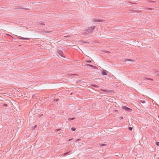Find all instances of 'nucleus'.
I'll use <instances>...</instances> for the list:
<instances>
[{
  "label": "nucleus",
  "instance_id": "f257e3e1",
  "mask_svg": "<svg viewBox=\"0 0 159 159\" xmlns=\"http://www.w3.org/2000/svg\"><path fill=\"white\" fill-rule=\"evenodd\" d=\"M95 26H89L88 28V29L87 30H85V31L86 30L87 32L91 33L93 32V30L95 29Z\"/></svg>",
  "mask_w": 159,
  "mask_h": 159
},
{
  "label": "nucleus",
  "instance_id": "f03ea898",
  "mask_svg": "<svg viewBox=\"0 0 159 159\" xmlns=\"http://www.w3.org/2000/svg\"><path fill=\"white\" fill-rule=\"evenodd\" d=\"M122 108L123 109L126 111H127L130 112L132 111V109H130V108H129L126 106H123L122 107Z\"/></svg>",
  "mask_w": 159,
  "mask_h": 159
},
{
  "label": "nucleus",
  "instance_id": "7ed1b4c3",
  "mask_svg": "<svg viewBox=\"0 0 159 159\" xmlns=\"http://www.w3.org/2000/svg\"><path fill=\"white\" fill-rule=\"evenodd\" d=\"M63 48L61 47H59L57 50V52L63 54V52L61 51V50H63V49H62Z\"/></svg>",
  "mask_w": 159,
  "mask_h": 159
},
{
  "label": "nucleus",
  "instance_id": "20e7f679",
  "mask_svg": "<svg viewBox=\"0 0 159 159\" xmlns=\"http://www.w3.org/2000/svg\"><path fill=\"white\" fill-rule=\"evenodd\" d=\"M104 21V20H100V19H93V22H102Z\"/></svg>",
  "mask_w": 159,
  "mask_h": 159
},
{
  "label": "nucleus",
  "instance_id": "39448f33",
  "mask_svg": "<svg viewBox=\"0 0 159 159\" xmlns=\"http://www.w3.org/2000/svg\"><path fill=\"white\" fill-rule=\"evenodd\" d=\"M19 39H20L21 40H29L30 39L29 38H24L21 37H19L18 38Z\"/></svg>",
  "mask_w": 159,
  "mask_h": 159
},
{
  "label": "nucleus",
  "instance_id": "423d86ee",
  "mask_svg": "<svg viewBox=\"0 0 159 159\" xmlns=\"http://www.w3.org/2000/svg\"><path fill=\"white\" fill-rule=\"evenodd\" d=\"M62 54H63L61 53L57 52V55L59 57L60 56L61 57H63L65 58V56H63Z\"/></svg>",
  "mask_w": 159,
  "mask_h": 159
},
{
  "label": "nucleus",
  "instance_id": "0eeeda50",
  "mask_svg": "<svg viewBox=\"0 0 159 159\" xmlns=\"http://www.w3.org/2000/svg\"><path fill=\"white\" fill-rule=\"evenodd\" d=\"M102 74L103 75H107L106 70H103L102 71Z\"/></svg>",
  "mask_w": 159,
  "mask_h": 159
},
{
  "label": "nucleus",
  "instance_id": "6e6552de",
  "mask_svg": "<svg viewBox=\"0 0 159 159\" xmlns=\"http://www.w3.org/2000/svg\"><path fill=\"white\" fill-rule=\"evenodd\" d=\"M135 61V60H131V59H126L125 60V61Z\"/></svg>",
  "mask_w": 159,
  "mask_h": 159
},
{
  "label": "nucleus",
  "instance_id": "1a4fd4ad",
  "mask_svg": "<svg viewBox=\"0 0 159 159\" xmlns=\"http://www.w3.org/2000/svg\"><path fill=\"white\" fill-rule=\"evenodd\" d=\"M107 145V144H104V143H100V147H103V146H106Z\"/></svg>",
  "mask_w": 159,
  "mask_h": 159
},
{
  "label": "nucleus",
  "instance_id": "9d476101",
  "mask_svg": "<svg viewBox=\"0 0 159 159\" xmlns=\"http://www.w3.org/2000/svg\"><path fill=\"white\" fill-rule=\"evenodd\" d=\"M100 90H101V91H103V92H109V90H106V89H100Z\"/></svg>",
  "mask_w": 159,
  "mask_h": 159
},
{
  "label": "nucleus",
  "instance_id": "9b49d317",
  "mask_svg": "<svg viewBox=\"0 0 159 159\" xmlns=\"http://www.w3.org/2000/svg\"><path fill=\"white\" fill-rule=\"evenodd\" d=\"M70 152V151L69 152H65V153H64L62 154V155H63V156H65V155H67L68 154V153H69Z\"/></svg>",
  "mask_w": 159,
  "mask_h": 159
},
{
  "label": "nucleus",
  "instance_id": "f8f14e48",
  "mask_svg": "<svg viewBox=\"0 0 159 159\" xmlns=\"http://www.w3.org/2000/svg\"><path fill=\"white\" fill-rule=\"evenodd\" d=\"M92 86L94 87L98 88L99 87V86L97 85H95V84H93L92 85Z\"/></svg>",
  "mask_w": 159,
  "mask_h": 159
},
{
  "label": "nucleus",
  "instance_id": "ddd939ff",
  "mask_svg": "<svg viewBox=\"0 0 159 159\" xmlns=\"http://www.w3.org/2000/svg\"><path fill=\"white\" fill-rule=\"evenodd\" d=\"M71 130L72 131H75L76 130V128L74 127H72L71 128Z\"/></svg>",
  "mask_w": 159,
  "mask_h": 159
},
{
  "label": "nucleus",
  "instance_id": "4468645a",
  "mask_svg": "<svg viewBox=\"0 0 159 159\" xmlns=\"http://www.w3.org/2000/svg\"><path fill=\"white\" fill-rule=\"evenodd\" d=\"M61 129H56L54 131H55V132H58L59 131L61 130Z\"/></svg>",
  "mask_w": 159,
  "mask_h": 159
},
{
  "label": "nucleus",
  "instance_id": "2eb2a0df",
  "mask_svg": "<svg viewBox=\"0 0 159 159\" xmlns=\"http://www.w3.org/2000/svg\"><path fill=\"white\" fill-rule=\"evenodd\" d=\"M146 80H149L151 81H152L153 80V79L151 78H146Z\"/></svg>",
  "mask_w": 159,
  "mask_h": 159
},
{
  "label": "nucleus",
  "instance_id": "dca6fc26",
  "mask_svg": "<svg viewBox=\"0 0 159 159\" xmlns=\"http://www.w3.org/2000/svg\"><path fill=\"white\" fill-rule=\"evenodd\" d=\"M103 52L104 53H111V52L107 51H103Z\"/></svg>",
  "mask_w": 159,
  "mask_h": 159
},
{
  "label": "nucleus",
  "instance_id": "f3484780",
  "mask_svg": "<svg viewBox=\"0 0 159 159\" xmlns=\"http://www.w3.org/2000/svg\"><path fill=\"white\" fill-rule=\"evenodd\" d=\"M37 127V125H34V126L32 127V129H35V128H36Z\"/></svg>",
  "mask_w": 159,
  "mask_h": 159
},
{
  "label": "nucleus",
  "instance_id": "a211bd4d",
  "mask_svg": "<svg viewBox=\"0 0 159 159\" xmlns=\"http://www.w3.org/2000/svg\"><path fill=\"white\" fill-rule=\"evenodd\" d=\"M39 24L38 25H45V24L44 23H40L39 22Z\"/></svg>",
  "mask_w": 159,
  "mask_h": 159
},
{
  "label": "nucleus",
  "instance_id": "6ab92c4d",
  "mask_svg": "<svg viewBox=\"0 0 159 159\" xmlns=\"http://www.w3.org/2000/svg\"><path fill=\"white\" fill-rule=\"evenodd\" d=\"M87 66H89L91 67H93V66L92 65L89 64H87Z\"/></svg>",
  "mask_w": 159,
  "mask_h": 159
},
{
  "label": "nucleus",
  "instance_id": "aec40b11",
  "mask_svg": "<svg viewBox=\"0 0 159 159\" xmlns=\"http://www.w3.org/2000/svg\"><path fill=\"white\" fill-rule=\"evenodd\" d=\"M155 144L157 146H159V142H156L155 143Z\"/></svg>",
  "mask_w": 159,
  "mask_h": 159
},
{
  "label": "nucleus",
  "instance_id": "412c9836",
  "mask_svg": "<svg viewBox=\"0 0 159 159\" xmlns=\"http://www.w3.org/2000/svg\"><path fill=\"white\" fill-rule=\"evenodd\" d=\"M133 129V128L132 127H128V129H129V130H130V131H131Z\"/></svg>",
  "mask_w": 159,
  "mask_h": 159
},
{
  "label": "nucleus",
  "instance_id": "4be33fe9",
  "mask_svg": "<svg viewBox=\"0 0 159 159\" xmlns=\"http://www.w3.org/2000/svg\"><path fill=\"white\" fill-rule=\"evenodd\" d=\"M3 106L6 107H7L8 106V105L7 104H4L3 105Z\"/></svg>",
  "mask_w": 159,
  "mask_h": 159
},
{
  "label": "nucleus",
  "instance_id": "5701e85b",
  "mask_svg": "<svg viewBox=\"0 0 159 159\" xmlns=\"http://www.w3.org/2000/svg\"><path fill=\"white\" fill-rule=\"evenodd\" d=\"M76 118L75 117H72L70 118V120H73L75 119Z\"/></svg>",
  "mask_w": 159,
  "mask_h": 159
},
{
  "label": "nucleus",
  "instance_id": "b1692460",
  "mask_svg": "<svg viewBox=\"0 0 159 159\" xmlns=\"http://www.w3.org/2000/svg\"><path fill=\"white\" fill-rule=\"evenodd\" d=\"M91 62V61L90 60H87L86 61V62L87 63H90Z\"/></svg>",
  "mask_w": 159,
  "mask_h": 159
},
{
  "label": "nucleus",
  "instance_id": "393cba45",
  "mask_svg": "<svg viewBox=\"0 0 159 159\" xmlns=\"http://www.w3.org/2000/svg\"><path fill=\"white\" fill-rule=\"evenodd\" d=\"M140 102L143 103H145V101H141Z\"/></svg>",
  "mask_w": 159,
  "mask_h": 159
},
{
  "label": "nucleus",
  "instance_id": "a878e982",
  "mask_svg": "<svg viewBox=\"0 0 159 159\" xmlns=\"http://www.w3.org/2000/svg\"><path fill=\"white\" fill-rule=\"evenodd\" d=\"M83 43H87V44H88L89 43V42H85V41H84L83 42Z\"/></svg>",
  "mask_w": 159,
  "mask_h": 159
},
{
  "label": "nucleus",
  "instance_id": "bb28decb",
  "mask_svg": "<svg viewBox=\"0 0 159 159\" xmlns=\"http://www.w3.org/2000/svg\"><path fill=\"white\" fill-rule=\"evenodd\" d=\"M80 140H81V139H77L76 140V142H78V141H80Z\"/></svg>",
  "mask_w": 159,
  "mask_h": 159
},
{
  "label": "nucleus",
  "instance_id": "cd10ccee",
  "mask_svg": "<svg viewBox=\"0 0 159 159\" xmlns=\"http://www.w3.org/2000/svg\"><path fill=\"white\" fill-rule=\"evenodd\" d=\"M87 32H85V33H84L83 34H84V35H86L87 34Z\"/></svg>",
  "mask_w": 159,
  "mask_h": 159
},
{
  "label": "nucleus",
  "instance_id": "c85d7f7f",
  "mask_svg": "<svg viewBox=\"0 0 159 159\" xmlns=\"http://www.w3.org/2000/svg\"><path fill=\"white\" fill-rule=\"evenodd\" d=\"M59 99H55V101L56 102H57L59 100Z\"/></svg>",
  "mask_w": 159,
  "mask_h": 159
},
{
  "label": "nucleus",
  "instance_id": "c756f323",
  "mask_svg": "<svg viewBox=\"0 0 159 159\" xmlns=\"http://www.w3.org/2000/svg\"><path fill=\"white\" fill-rule=\"evenodd\" d=\"M73 139H69V141H70Z\"/></svg>",
  "mask_w": 159,
  "mask_h": 159
},
{
  "label": "nucleus",
  "instance_id": "7c9ffc66",
  "mask_svg": "<svg viewBox=\"0 0 159 159\" xmlns=\"http://www.w3.org/2000/svg\"><path fill=\"white\" fill-rule=\"evenodd\" d=\"M25 9L27 10H29V9L28 8H25Z\"/></svg>",
  "mask_w": 159,
  "mask_h": 159
},
{
  "label": "nucleus",
  "instance_id": "2f4dec72",
  "mask_svg": "<svg viewBox=\"0 0 159 159\" xmlns=\"http://www.w3.org/2000/svg\"><path fill=\"white\" fill-rule=\"evenodd\" d=\"M8 35H9V36H11V35H10L8 34Z\"/></svg>",
  "mask_w": 159,
  "mask_h": 159
},
{
  "label": "nucleus",
  "instance_id": "473e14b6",
  "mask_svg": "<svg viewBox=\"0 0 159 159\" xmlns=\"http://www.w3.org/2000/svg\"><path fill=\"white\" fill-rule=\"evenodd\" d=\"M158 117L159 118V115L158 116Z\"/></svg>",
  "mask_w": 159,
  "mask_h": 159
},
{
  "label": "nucleus",
  "instance_id": "72a5a7b5",
  "mask_svg": "<svg viewBox=\"0 0 159 159\" xmlns=\"http://www.w3.org/2000/svg\"><path fill=\"white\" fill-rule=\"evenodd\" d=\"M3 94H7L6 93H3Z\"/></svg>",
  "mask_w": 159,
  "mask_h": 159
},
{
  "label": "nucleus",
  "instance_id": "f704fd0d",
  "mask_svg": "<svg viewBox=\"0 0 159 159\" xmlns=\"http://www.w3.org/2000/svg\"><path fill=\"white\" fill-rule=\"evenodd\" d=\"M61 134V133H59V134ZM61 134V135H62V134Z\"/></svg>",
  "mask_w": 159,
  "mask_h": 159
},
{
  "label": "nucleus",
  "instance_id": "c9c22d12",
  "mask_svg": "<svg viewBox=\"0 0 159 159\" xmlns=\"http://www.w3.org/2000/svg\"><path fill=\"white\" fill-rule=\"evenodd\" d=\"M43 115V114H42V115H41V116H42Z\"/></svg>",
  "mask_w": 159,
  "mask_h": 159
},
{
  "label": "nucleus",
  "instance_id": "e433bc0d",
  "mask_svg": "<svg viewBox=\"0 0 159 159\" xmlns=\"http://www.w3.org/2000/svg\"><path fill=\"white\" fill-rule=\"evenodd\" d=\"M157 159H159V157Z\"/></svg>",
  "mask_w": 159,
  "mask_h": 159
}]
</instances>
